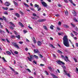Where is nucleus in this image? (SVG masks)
Masks as SVG:
<instances>
[{
    "mask_svg": "<svg viewBox=\"0 0 78 78\" xmlns=\"http://www.w3.org/2000/svg\"><path fill=\"white\" fill-rule=\"evenodd\" d=\"M63 41V43L65 46L69 47H70V44H69V39L67 38V36L65 35L62 38Z\"/></svg>",
    "mask_w": 78,
    "mask_h": 78,
    "instance_id": "f257e3e1",
    "label": "nucleus"
},
{
    "mask_svg": "<svg viewBox=\"0 0 78 78\" xmlns=\"http://www.w3.org/2000/svg\"><path fill=\"white\" fill-rule=\"evenodd\" d=\"M61 57H62V59H64V60L66 62H70V60H69V58L68 57H67V56H65L66 58L64 57V56L63 55H62L61 56Z\"/></svg>",
    "mask_w": 78,
    "mask_h": 78,
    "instance_id": "f03ea898",
    "label": "nucleus"
},
{
    "mask_svg": "<svg viewBox=\"0 0 78 78\" xmlns=\"http://www.w3.org/2000/svg\"><path fill=\"white\" fill-rule=\"evenodd\" d=\"M12 44L13 46H14L16 48H17L18 49H19V47L18 46L16 42H12Z\"/></svg>",
    "mask_w": 78,
    "mask_h": 78,
    "instance_id": "7ed1b4c3",
    "label": "nucleus"
},
{
    "mask_svg": "<svg viewBox=\"0 0 78 78\" xmlns=\"http://www.w3.org/2000/svg\"><path fill=\"white\" fill-rule=\"evenodd\" d=\"M57 63L59 65H61L62 64V65H65V63L62 61H61V60H57L56 61Z\"/></svg>",
    "mask_w": 78,
    "mask_h": 78,
    "instance_id": "20e7f679",
    "label": "nucleus"
},
{
    "mask_svg": "<svg viewBox=\"0 0 78 78\" xmlns=\"http://www.w3.org/2000/svg\"><path fill=\"white\" fill-rule=\"evenodd\" d=\"M41 4H42L43 6L44 7H47V3L44 2H42Z\"/></svg>",
    "mask_w": 78,
    "mask_h": 78,
    "instance_id": "39448f33",
    "label": "nucleus"
},
{
    "mask_svg": "<svg viewBox=\"0 0 78 78\" xmlns=\"http://www.w3.org/2000/svg\"><path fill=\"white\" fill-rule=\"evenodd\" d=\"M45 21H46V19H40L38 20L37 21L38 22H45Z\"/></svg>",
    "mask_w": 78,
    "mask_h": 78,
    "instance_id": "423d86ee",
    "label": "nucleus"
},
{
    "mask_svg": "<svg viewBox=\"0 0 78 78\" xmlns=\"http://www.w3.org/2000/svg\"><path fill=\"white\" fill-rule=\"evenodd\" d=\"M30 58H29V57H27V58L29 61H32L31 60L33 59V55H31L30 56Z\"/></svg>",
    "mask_w": 78,
    "mask_h": 78,
    "instance_id": "0eeeda50",
    "label": "nucleus"
},
{
    "mask_svg": "<svg viewBox=\"0 0 78 78\" xmlns=\"http://www.w3.org/2000/svg\"><path fill=\"white\" fill-rule=\"evenodd\" d=\"M5 5L6 6H9L11 5V4L9 3L8 2H6L5 3Z\"/></svg>",
    "mask_w": 78,
    "mask_h": 78,
    "instance_id": "6e6552de",
    "label": "nucleus"
},
{
    "mask_svg": "<svg viewBox=\"0 0 78 78\" xmlns=\"http://www.w3.org/2000/svg\"><path fill=\"white\" fill-rule=\"evenodd\" d=\"M34 51L35 53H39V51L37 49H34Z\"/></svg>",
    "mask_w": 78,
    "mask_h": 78,
    "instance_id": "1a4fd4ad",
    "label": "nucleus"
},
{
    "mask_svg": "<svg viewBox=\"0 0 78 78\" xmlns=\"http://www.w3.org/2000/svg\"><path fill=\"white\" fill-rule=\"evenodd\" d=\"M72 13L74 16H76V12L74 10L72 12Z\"/></svg>",
    "mask_w": 78,
    "mask_h": 78,
    "instance_id": "9d476101",
    "label": "nucleus"
},
{
    "mask_svg": "<svg viewBox=\"0 0 78 78\" xmlns=\"http://www.w3.org/2000/svg\"><path fill=\"white\" fill-rule=\"evenodd\" d=\"M15 15L17 17H18V18H19L20 17V15L19 14V13H15Z\"/></svg>",
    "mask_w": 78,
    "mask_h": 78,
    "instance_id": "9b49d317",
    "label": "nucleus"
},
{
    "mask_svg": "<svg viewBox=\"0 0 78 78\" xmlns=\"http://www.w3.org/2000/svg\"><path fill=\"white\" fill-rule=\"evenodd\" d=\"M19 24L20 25L21 27H24V25H23V24L22 23H20V22H19Z\"/></svg>",
    "mask_w": 78,
    "mask_h": 78,
    "instance_id": "f8f14e48",
    "label": "nucleus"
},
{
    "mask_svg": "<svg viewBox=\"0 0 78 78\" xmlns=\"http://www.w3.org/2000/svg\"><path fill=\"white\" fill-rule=\"evenodd\" d=\"M37 44L38 46H41L42 44V43H41V41H38L37 42Z\"/></svg>",
    "mask_w": 78,
    "mask_h": 78,
    "instance_id": "ddd939ff",
    "label": "nucleus"
},
{
    "mask_svg": "<svg viewBox=\"0 0 78 78\" xmlns=\"http://www.w3.org/2000/svg\"><path fill=\"white\" fill-rule=\"evenodd\" d=\"M9 23L10 25H12L13 27H16V26H15V25L13 24V23H12V22H9Z\"/></svg>",
    "mask_w": 78,
    "mask_h": 78,
    "instance_id": "4468645a",
    "label": "nucleus"
},
{
    "mask_svg": "<svg viewBox=\"0 0 78 78\" xmlns=\"http://www.w3.org/2000/svg\"><path fill=\"white\" fill-rule=\"evenodd\" d=\"M63 27H65V28H69V26L66 24H64L63 25Z\"/></svg>",
    "mask_w": 78,
    "mask_h": 78,
    "instance_id": "2eb2a0df",
    "label": "nucleus"
},
{
    "mask_svg": "<svg viewBox=\"0 0 78 78\" xmlns=\"http://www.w3.org/2000/svg\"><path fill=\"white\" fill-rule=\"evenodd\" d=\"M34 6L35 7V8H37V9H39V5H37V4H35Z\"/></svg>",
    "mask_w": 78,
    "mask_h": 78,
    "instance_id": "dca6fc26",
    "label": "nucleus"
},
{
    "mask_svg": "<svg viewBox=\"0 0 78 78\" xmlns=\"http://www.w3.org/2000/svg\"><path fill=\"white\" fill-rule=\"evenodd\" d=\"M6 53H7V54L8 55H11V52H10L9 51H6Z\"/></svg>",
    "mask_w": 78,
    "mask_h": 78,
    "instance_id": "f3484780",
    "label": "nucleus"
},
{
    "mask_svg": "<svg viewBox=\"0 0 78 78\" xmlns=\"http://www.w3.org/2000/svg\"><path fill=\"white\" fill-rule=\"evenodd\" d=\"M15 37H17L18 39H20V36L19 35H18V36H16Z\"/></svg>",
    "mask_w": 78,
    "mask_h": 78,
    "instance_id": "a211bd4d",
    "label": "nucleus"
},
{
    "mask_svg": "<svg viewBox=\"0 0 78 78\" xmlns=\"http://www.w3.org/2000/svg\"><path fill=\"white\" fill-rule=\"evenodd\" d=\"M53 78H58L57 76H55V75L53 74H51Z\"/></svg>",
    "mask_w": 78,
    "mask_h": 78,
    "instance_id": "6ab92c4d",
    "label": "nucleus"
},
{
    "mask_svg": "<svg viewBox=\"0 0 78 78\" xmlns=\"http://www.w3.org/2000/svg\"><path fill=\"white\" fill-rule=\"evenodd\" d=\"M57 53H60V54H62V51L59 50H58L57 51Z\"/></svg>",
    "mask_w": 78,
    "mask_h": 78,
    "instance_id": "aec40b11",
    "label": "nucleus"
},
{
    "mask_svg": "<svg viewBox=\"0 0 78 78\" xmlns=\"http://www.w3.org/2000/svg\"><path fill=\"white\" fill-rule=\"evenodd\" d=\"M34 58H35V59H37L39 58V57H38V56H36V55H34Z\"/></svg>",
    "mask_w": 78,
    "mask_h": 78,
    "instance_id": "412c9836",
    "label": "nucleus"
},
{
    "mask_svg": "<svg viewBox=\"0 0 78 78\" xmlns=\"http://www.w3.org/2000/svg\"><path fill=\"white\" fill-rule=\"evenodd\" d=\"M48 69H49L50 71H53V69L51 68V67H48Z\"/></svg>",
    "mask_w": 78,
    "mask_h": 78,
    "instance_id": "4be33fe9",
    "label": "nucleus"
},
{
    "mask_svg": "<svg viewBox=\"0 0 78 78\" xmlns=\"http://www.w3.org/2000/svg\"><path fill=\"white\" fill-rule=\"evenodd\" d=\"M13 3H14V4H15V5H16V6H18V4H17V2L14 1H13Z\"/></svg>",
    "mask_w": 78,
    "mask_h": 78,
    "instance_id": "5701e85b",
    "label": "nucleus"
},
{
    "mask_svg": "<svg viewBox=\"0 0 78 78\" xmlns=\"http://www.w3.org/2000/svg\"><path fill=\"white\" fill-rule=\"evenodd\" d=\"M2 8L4 10H8V7L5 8V7H2Z\"/></svg>",
    "mask_w": 78,
    "mask_h": 78,
    "instance_id": "b1692460",
    "label": "nucleus"
},
{
    "mask_svg": "<svg viewBox=\"0 0 78 78\" xmlns=\"http://www.w3.org/2000/svg\"><path fill=\"white\" fill-rule=\"evenodd\" d=\"M53 27H54V26L52 25H51V26L50 27V28L51 30H53Z\"/></svg>",
    "mask_w": 78,
    "mask_h": 78,
    "instance_id": "393cba45",
    "label": "nucleus"
},
{
    "mask_svg": "<svg viewBox=\"0 0 78 78\" xmlns=\"http://www.w3.org/2000/svg\"><path fill=\"white\" fill-rule=\"evenodd\" d=\"M31 18L32 19H34V20H37V18L35 17H31Z\"/></svg>",
    "mask_w": 78,
    "mask_h": 78,
    "instance_id": "a878e982",
    "label": "nucleus"
},
{
    "mask_svg": "<svg viewBox=\"0 0 78 78\" xmlns=\"http://www.w3.org/2000/svg\"><path fill=\"white\" fill-rule=\"evenodd\" d=\"M73 33H74V34H75V35H77L78 34V33L74 31H73Z\"/></svg>",
    "mask_w": 78,
    "mask_h": 78,
    "instance_id": "bb28decb",
    "label": "nucleus"
},
{
    "mask_svg": "<svg viewBox=\"0 0 78 78\" xmlns=\"http://www.w3.org/2000/svg\"><path fill=\"white\" fill-rule=\"evenodd\" d=\"M44 28L46 30H47V27L44 26H43Z\"/></svg>",
    "mask_w": 78,
    "mask_h": 78,
    "instance_id": "cd10ccee",
    "label": "nucleus"
},
{
    "mask_svg": "<svg viewBox=\"0 0 78 78\" xmlns=\"http://www.w3.org/2000/svg\"><path fill=\"white\" fill-rule=\"evenodd\" d=\"M9 28L11 30H14V27L11 26H10Z\"/></svg>",
    "mask_w": 78,
    "mask_h": 78,
    "instance_id": "c85d7f7f",
    "label": "nucleus"
},
{
    "mask_svg": "<svg viewBox=\"0 0 78 78\" xmlns=\"http://www.w3.org/2000/svg\"><path fill=\"white\" fill-rule=\"evenodd\" d=\"M2 17H3V19H4V20L5 21H6V18L5 17V16H3Z\"/></svg>",
    "mask_w": 78,
    "mask_h": 78,
    "instance_id": "c756f323",
    "label": "nucleus"
},
{
    "mask_svg": "<svg viewBox=\"0 0 78 78\" xmlns=\"http://www.w3.org/2000/svg\"><path fill=\"white\" fill-rule=\"evenodd\" d=\"M24 5H25V6H26L27 7H29V5H28L27 3H24Z\"/></svg>",
    "mask_w": 78,
    "mask_h": 78,
    "instance_id": "7c9ffc66",
    "label": "nucleus"
},
{
    "mask_svg": "<svg viewBox=\"0 0 78 78\" xmlns=\"http://www.w3.org/2000/svg\"><path fill=\"white\" fill-rule=\"evenodd\" d=\"M74 60L75 61V62H77V59L75 58H74Z\"/></svg>",
    "mask_w": 78,
    "mask_h": 78,
    "instance_id": "2f4dec72",
    "label": "nucleus"
},
{
    "mask_svg": "<svg viewBox=\"0 0 78 78\" xmlns=\"http://www.w3.org/2000/svg\"><path fill=\"white\" fill-rule=\"evenodd\" d=\"M44 72L47 75H48V72H47V71H44Z\"/></svg>",
    "mask_w": 78,
    "mask_h": 78,
    "instance_id": "473e14b6",
    "label": "nucleus"
},
{
    "mask_svg": "<svg viewBox=\"0 0 78 78\" xmlns=\"http://www.w3.org/2000/svg\"><path fill=\"white\" fill-rule=\"evenodd\" d=\"M5 30L8 33H9V30H8L7 29V28H5Z\"/></svg>",
    "mask_w": 78,
    "mask_h": 78,
    "instance_id": "72a5a7b5",
    "label": "nucleus"
},
{
    "mask_svg": "<svg viewBox=\"0 0 78 78\" xmlns=\"http://www.w3.org/2000/svg\"><path fill=\"white\" fill-rule=\"evenodd\" d=\"M2 59L3 60V61H4V62H7V61H6V60H5V58H4V57H2Z\"/></svg>",
    "mask_w": 78,
    "mask_h": 78,
    "instance_id": "f704fd0d",
    "label": "nucleus"
},
{
    "mask_svg": "<svg viewBox=\"0 0 78 78\" xmlns=\"http://www.w3.org/2000/svg\"><path fill=\"white\" fill-rule=\"evenodd\" d=\"M6 40L7 41V42H8V43H10V42L8 40V38H6Z\"/></svg>",
    "mask_w": 78,
    "mask_h": 78,
    "instance_id": "c9c22d12",
    "label": "nucleus"
},
{
    "mask_svg": "<svg viewBox=\"0 0 78 78\" xmlns=\"http://www.w3.org/2000/svg\"><path fill=\"white\" fill-rule=\"evenodd\" d=\"M14 53L16 55H17L18 54V52L17 51H15L14 52Z\"/></svg>",
    "mask_w": 78,
    "mask_h": 78,
    "instance_id": "e433bc0d",
    "label": "nucleus"
},
{
    "mask_svg": "<svg viewBox=\"0 0 78 78\" xmlns=\"http://www.w3.org/2000/svg\"><path fill=\"white\" fill-rule=\"evenodd\" d=\"M11 38H12V39L13 38H14V37H15L14 36L12 35H11Z\"/></svg>",
    "mask_w": 78,
    "mask_h": 78,
    "instance_id": "4c0bfd02",
    "label": "nucleus"
},
{
    "mask_svg": "<svg viewBox=\"0 0 78 78\" xmlns=\"http://www.w3.org/2000/svg\"><path fill=\"white\" fill-rule=\"evenodd\" d=\"M26 70H27L28 72H31V70H30V69H27Z\"/></svg>",
    "mask_w": 78,
    "mask_h": 78,
    "instance_id": "58836bf2",
    "label": "nucleus"
},
{
    "mask_svg": "<svg viewBox=\"0 0 78 78\" xmlns=\"http://www.w3.org/2000/svg\"><path fill=\"white\" fill-rule=\"evenodd\" d=\"M33 62L34 63V64H37V62H36V61H35V60H34L33 61Z\"/></svg>",
    "mask_w": 78,
    "mask_h": 78,
    "instance_id": "ea45409f",
    "label": "nucleus"
},
{
    "mask_svg": "<svg viewBox=\"0 0 78 78\" xmlns=\"http://www.w3.org/2000/svg\"><path fill=\"white\" fill-rule=\"evenodd\" d=\"M33 16L34 17H36V16H37V15L35 13H33Z\"/></svg>",
    "mask_w": 78,
    "mask_h": 78,
    "instance_id": "a19ab883",
    "label": "nucleus"
},
{
    "mask_svg": "<svg viewBox=\"0 0 78 78\" xmlns=\"http://www.w3.org/2000/svg\"><path fill=\"white\" fill-rule=\"evenodd\" d=\"M14 32L15 34H16V35H17V32H16V31L14 30Z\"/></svg>",
    "mask_w": 78,
    "mask_h": 78,
    "instance_id": "79ce46f5",
    "label": "nucleus"
},
{
    "mask_svg": "<svg viewBox=\"0 0 78 78\" xmlns=\"http://www.w3.org/2000/svg\"><path fill=\"white\" fill-rule=\"evenodd\" d=\"M71 24L73 27H75V25L73 24L72 23H71Z\"/></svg>",
    "mask_w": 78,
    "mask_h": 78,
    "instance_id": "37998d69",
    "label": "nucleus"
},
{
    "mask_svg": "<svg viewBox=\"0 0 78 78\" xmlns=\"http://www.w3.org/2000/svg\"><path fill=\"white\" fill-rule=\"evenodd\" d=\"M62 67L63 69H66V66L63 65L62 66Z\"/></svg>",
    "mask_w": 78,
    "mask_h": 78,
    "instance_id": "c03bdc74",
    "label": "nucleus"
},
{
    "mask_svg": "<svg viewBox=\"0 0 78 78\" xmlns=\"http://www.w3.org/2000/svg\"><path fill=\"white\" fill-rule=\"evenodd\" d=\"M4 14H5L6 15H8V12H5L4 13Z\"/></svg>",
    "mask_w": 78,
    "mask_h": 78,
    "instance_id": "a18cd8bd",
    "label": "nucleus"
},
{
    "mask_svg": "<svg viewBox=\"0 0 78 78\" xmlns=\"http://www.w3.org/2000/svg\"><path fill=\"white\" fill-rule=\"evenodd\" d=\"M58 25H61V22L60 21H59Z\"/></svg>",
    "mask_w": 78,
    "mask_h": 78,
    "instance_id": "49530a36",
    "label": "nucleus"
},
{
    "mask_svg": "<svg viewBox=\"0 0 78 78\" xmlns=\"http://www.w3.org/2000/svg\"><path fill=\"white\" fill-rule=\"evenodd\" d=\"M74 20L75 22H78V20H76V19L75 18L74 19Z\"/></svg>",
    "mask_w": 78,
    "mask_h": 78,
    "instance_id": "de8ad7c7",
    "label": "nucleus"
},
{
    "mask_svg": "<svg viewBox=\"0 0 78 78\" xmlns=\"http://www.w3.org/2000/svg\"><path fill=\"white\" fill-rule=\"evenodd\" d=\"M66 75H67V76L69 77H70V74L69 73H68V74L67 73V74H66Z\"/></svg>",
    "mask_w": 78,
    "mask_h": 78,
    "instance_id": "09e8293b",
    "label": "nucleus"
},
{
    "mask_svg": "<svg viewBox=\"0 0 78 78\" xmlns=\"http://www.w3.org/2000/svg\"><path fill=\"white\" fill-rule=\"evenodd\" d=\"M65 14L66 15H68V12H67V11L65 12Z\"/></svg>",
    "mask_w": 78,
    "mask_h": 78,
    "instance_id": "8fccbe9b",
    "label": "nucleus"
},
{
    "mask_svg": "<svg viewBox=\"0 0 78 78\" xmlns=\"http://www.w3.org/2000/svg\"><path fill=\"white\" fill-rule=\"evenodd\" d=\"M33 42L34 44H36V40H33Z\"/></svg>",
    "mask_w": 78,
    "mask_h": 78,
    "instance_id": "3c124183",
    "label": "nucleus"
},
{
    "mask_svg": "<svg viewBox=\"0 0 78 78\" xmlns=\"http://www.w3.org/2000/svg\"><path fill=\"white\" fill-rule=\"evenodd\" d=\"M71 36L72 37H74V35L72 33H71Z\"/></svg>",
    "mask_w": 78,
    "mask_h": 78,
    "instance_id": "603ef678",
    "label": "nucleus"
},
{
    "mask_svg": "<svg viewBox=\"0 0 78 78\" xmlns=\"http://www.w3.org/2000/svg\"><path fill=\"white\" fill-rule=\"evenodd\" d=\"M69 0V1L71 3H73V2L72 1V0Z\"/></svg>",
    "mask_w": 78,
    "mask_h": 78,
    "instance_id": "864d4df0",
    "label": "nucleus"
},
{
    "mask_svg": "<svg viewBox=\"0 0 78 78\" xmlns=\"http://www.w3.org/2000/svg\"><path fill=\"white\" fill-rule=\"evenodd\" d=\"M64 72L66 74V75H67V72L66 71V70H65V69H64Z\"/></svg>",
    "mask_w": 78,
    "mask_h": 78,
    "instance_id": "5fc2aeb1",
    "label": "nucleus"
},
{
    "mask_svg": "<svg viewBox=\"0 0 78 78\" xmlns=\"http://www.w3.org/2000/svg\"><path fill=\"white\" fill-rule=\"evenodd\" d=\"M20 13L21 14V15H23V12L22 11H20Z\"/></svg>",
    "mask_w": 78,
    "mask_h": 78,
    "instance_id": "6e6d98bb",
    "label": "nucleus"
},
{
    "mask_svg": "<svg viewBox=\"0 0 78 78\" xmlns=\"http://www.w3.org/2000/svg\"><path fill=\"white\" fill-rule=\"evenodd\" d=\"M55 16L57 17H59V14H56Z\"/></svg>",
    "mask_w": 78,
    "mask_h": 78,
    "instance_id": "4d7b16f0",
    "label": "nucleus"
},
{
    "mask_svg": "<svg viewBox=\"0 0 78 78\" xmlns=\"http://www.w3.org/2000/svg\"><path fill=\"white\" fill-rule=\"evenodd\" d=\"M75 30L76 31H78V29L77 27H76L75 28Z\"/></svg>",
    "mask_w": 78,
    "mask_h": 78,
    "instance_id": "13d9d810",
    "label": "nucleus"
},
{
    "mask_svg": "<svg viewBox=\"0 0 78 78\" xmlns=\"http://www.w3.org/2000/svg\"><path fill=\"white\" fill-rule=\"evenodd\" d=\"M23 32L24 33H27V30H23Z\"/></svg>",
    "mask_w": 78,
    "mask_h": 78,
    "instance_id": "bf43d9fd",
    "label": "nucleus"
},
{
    "mask_svg": "<svg viewBox=\"0 0 78 78\" xmlns=\"http://www.w3.org/2000/svg\"><path fill=\"white\" fill-rule=\"evenodd\" d=\"M19 44H23V42L22 41H20L19 42Z\"/></svg>",
    "mask_w": 78,
    "mask_h": 78,
    "instance_id": "052dcab7",
    "label": "nucleus"
},
{
    "mask_svg": "<svg viewBox=\"0 0 78 78\" xmlns=\"http://www.w3.org/2000/svg\"><path fill=\"white\" fill-rule=\"evenodd\" d=\"M76 71L77 72H78V68L76 67Z\"/></svg>",
    "mask_w": 78,
    "mask_h": 78,
    "instance_id": "680f3d73",
    "label": "nucleus"
},
{
    "mask_svg": "<svg viewBox=\"0 0 78 78\" xmlns=\"http://www.w3.org/2000/svg\"><path fill=\"white\" fill-rule=\"evenodd\" d=\"M50 47H54L53 46V45L51 44L50 45Z\"/></svg>",
    "mask_w": 78,
    "mask_h": 78,
    "instance_id": "e2e57ef3",
    "label": "nucleus"
},
{
    "mask_svg": "<svg viewBox=\"0 0 78 78\" xmlns=\"http://www.w3.org/2000/svg\"><path fill=\"white\" fill-rule=\"evenodd\" d=\"M73 5V6H76V4H75L74 3H73H73H71Z\"/></svg>",
    "mask_w": 78,
    "mask_h": 78,
    "instance_id": "0e129e2a",
    "label": "nucleus"
},
{
    "mask_svg": "<svg viewBox=\"0 0 78 78\" xmlns=\"http://www.w3.org/2000/svg\"><path fill=\"white\" fill-rule=\"evenodd\" d=\"M31 10V11H34V9L33 8H31L30 9Z\"/></svg>",
    "mask_w": 78,
    "mask_h": 78,
    "instance_id": "69168bd1",
    "label": "nucleus"
},
{
    "mask_svg": "<svg viewBox=\"0 0 78 78\" xmlns=\"http://www.w3.org/2000/svg\"><path fill=\"white\" fill-rule=\"evenodd\" d=\"M40 66H44V64H40Z\"/></svg>",
    "mask_w": 78,
    "mask_h": 78,
    "instance_id": "338daca9",
    "label": "nucleus"
},
{
    "mask_svg": "<svg viewBox=\"0 0 78 78\" xmlns=\"http://www.w3.org/2000/svg\"><path fill=\"white\" fill-rule=\"evenodd\" d=\"M2 41H4V42H5V39H2Z\"/></svg>",
    "mask_w": 78,
    "mask_h": 78,
    "instance_id": "774afa93",
    "label": "nucleus"
}]
</instances>
